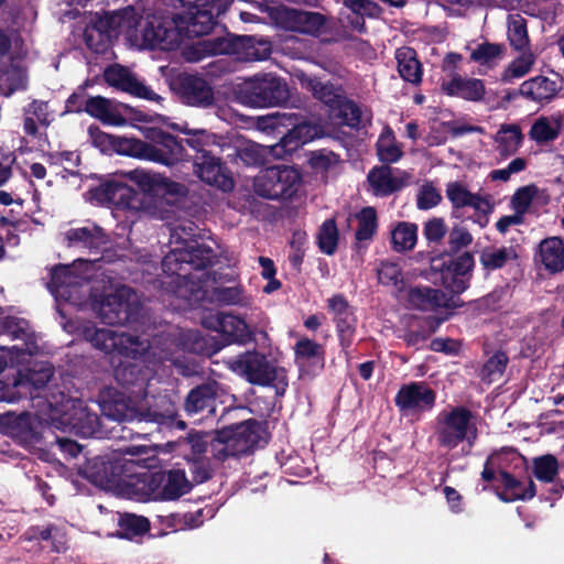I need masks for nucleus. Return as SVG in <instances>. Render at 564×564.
Listing matches in <instances>:
<instances>
[{
  "instance_id": "obj_9",
  "label": "nucleus",
  "mask_w": 564,
  "mask_h": 564,
  "mask_svg": "<svg viewBox=\"0 0 564 564\" xmlns=\"http://www.w3.org/2000/svg\"><path fill=\"white\" fill-rule=\"evenodd\" d=\"M51 419L57 424L74 429L83 435H93L99 431L100 419L91 413L84 401L62 395V400L50 401Z\"/></svg>"
},
{
  "instance_id": "obj_7",
  "label": "nucleus",
  "mask_w": 564,
  "mask_h": 564,
  "mask_svg": "<svg viewBox=\"0 0 564 564\" xmlns=\"http://www.w3.org/2000/svg\"><path fill=\"white\" fill-rule=\"evenodd\" d=\"M263 430L256 421H246L234 427L221 431L212 442L213 457L225 462L230 457L246 454L262 441Z\"/></svg>"
},
{
  "instance_id": "obj_47",
  "label": "nucleus",
  "mask_w": 564,
  "mask_h": 564,
  "mask_svg": "<svg viewBox=\"0 0 564 564\" xmlns=\"http://www.w3.org/2000/svg\"><path fill=\"white\" fill-rule=\"evenodd\" d=\"M150 529V522L142 516L127 513L119 521L118 535L131 540L135 536L147 533Z\"/></svg>"
},
{
  "instance_id": "obj_61",
  "label": "nucleus",
  "mask_w": 564,
  "mask_h": 564,
  "mask_svg": "<svg viewBox=\"0 0 564 564\" xmlns=\"http://www.w3.org/2000/svg\"><path fill=\"white\" fill-rule=\"evenodd\" d=\"M441 199L442 196L436 187L432 184H424L417 194V207L420 209H430L435 207Z\"/></svg>"
},
{
  "instance_id": "obj_60",
  "label": "nucleus",
  "mask_w": 564,
  "mask_h": 564,
  "mask_svg": "<svg viewBox=\"0 0 564 564\" xmlns=\"http://www.w3.org/2000/svg\"><path fill=\"white\" fill-rule=\"evenodd\" d=\"M181 131L188 135V138L186 139L187 144L191 148L200 152L202 154L206 153L204 151V148L214 142L213 135L208 133L206 130H194L183 128Z\"/></svg>"
},
{
  "instance_id": "obj_56",
  "label": "nucleus",
  "mask_w": 564,
  "mask_h": 564,
  "mask_svg": "<svg viewBox=\"0 0 564 564\" xmlns=\"http://www.w3.org/2000/svg\"><path fill=\"white\" fill-rule=\"evenodd\" d=\"M319 249L326 254H333L337 248L338 230L334 220H326L318 232Z\"/></svg>"
},
{
  "instance_id": "obj_25",
  "label": "nucleus",
  "mask_w": 564,
  "mask_h": 564,
  "mask_svg": "<svg viewBox=\"0 0 564 564\" xmlns=\"http://www.w3.org/2000/svg\"><path fill=\"white\" fill-rule=\"evenodd\" d=\"M100 199L106 200L117 207L138 209V193L129 185L110 181L99 186L97 189Z\"/></svg>"
},
{
  "instance_id": "obj_45",
  "label": "nucleus",
  "mask_w": 564,
  "mask_h": 564,
  "mask_svg": "<svg viewBox=\"0 0 564 564\" xmlns=\"http://www.w3.org/2000/svg\"><path fill=\"white\" fill-rule=\"evenodd\" d=\"M534 64L535 55L532 52H524L506 67L501 74V80L511 83L514 79L522 78L531 72Z\"/></svg>"
},
{
  "instance_id": "obj_57",
  "label": "nucleus",
  "mask_w": 564,
  "mask_h": 564,
  "mask_svg": "<svg viewBox=\"0 0 564 564\" xmlns=\"http://www.w3.org/2000/svg\"><path fill=\"white\" fill-rule=\"evenodd\" d=\"M508 357L505 352H497L484 365L481 369V377L488 382L498 380L507 366Z\"/></svg>"
},
{
  "instance_id": "obj_18",
  "label": "nucleus",
  "mask_w": 564,
  "mask_h": 564,
  "mask_svg": "<svg viewBox=\"0 0 564 564\" xmlns=\"http://www.w3.org/2000/svg\"><path fill=\"white\" fill-rule=\"evenodd\" d=\"M205 325L221 334L228 344H247L253 339V332L248 324L234 314L218 313L209 316Z\"/></svg>"
},
{
  "instance_id": "obj_42",
  "label": "nucleus",
  "mask_w": 564,
  "mask_h": 564,
  "mask_svg": "<svg viewBox=\"0 0 564 564\" xmlns=\"http://www.w3.org/2000/svg\"><path fill=\"white\" fill-rule=\"evenodd\" d=\"M417 227L410 223H399L391 231L392 248L398 252L412 250L417 240Z\"/></svg>"
},
{
  "instance_id": "obj_50",
  "label": "nucleus",
  "mask_w": 564,
  "mask_h": 564,
  "mask_svg": "<svg viewBox=\"0 0 564 564\" xmlns=\"http://www.w3.org/2000/svg\"><path fill=\"white\" fill-rule=\"evenodd\" d=\"M533 469L536 479L554 482L558 474V462L553 455H543L534 458Z\"/></svg>"
},
{
  "instance_id": "obj_20",
  "label": "nucleus",
  "mask_w": 564,
  "mask_h": 564,
  "mask_svg": "<svg viewBox=\"0 0 564 564\" xmlns=\"http://www.w3.org/2000/svg\"><path fill=\"white\" fill-rule=\"evenodd\" d=\"M106 82L122 91L148 100H156L159 96L141 83L134 74L121 65H112L105 70Z\"/></svg>"
},
{
  "instance_id": "obj_29",
  "label": "nucleus",
  "mask_w": 564,
  "mask_h": 564,
  "mask_svg": "<svg viewBox=\"0 0 564 564\" xmlns=\"http://www.w3.org/2000/svg\"><path fill=\"white\" fill-rule=\"evenodd\" d=\"M219 387L217 382H207L198 386L189 391L186 401L185 410L188 414L199 413L208 410L210 413L215 412L214 404L218 395Z\"/></svg>"
},
{
  "instance_id": "obj_38",
  "label": "nucleus",
  "mask_w": 564,
  "mask_h": 564,
  "mask_svg": "<svg viewBox=\"0 0 564 564\" xmlns=\"http://www.w3.org/2000/svg\"><path fill=\"white\" fill-rule=\"evenodd\" d=\"M235 52L234 45L225 39H205L197 41L191 47L186 58L191 62H198L207 55L231 54Z\"/></svg>"
},
{
  "instance_id": "obj_23",
  "label": "nucleus",
  "mask_w": 564,
  "mask_h": 564,
  "mask_svg": "<svg viewBox=\"0 0 564 564\" xmlns=\"http://www.w3.org/2000/svg\"><path fill=\"white\" fill-rule=\"evenodd\" d=\"M408 306L422 312H435L440 307H449L445 293L429 286H415L406 291Z\"/></svg>"
},
{
  "instance_id": "obj_11",
  "label": "nucleus",
  "mask_w": 564,
  "mask_h": 564,
  "mask_svg": "<svg viewBox=\"0 0 564 564\" xmlns=\"http://www.w3.org/2000/svg\"><path fill=\"white\" fill-rule=\"evenodd\" d=\"M240 95L243 104L251 107L279 106L288 100V85L273 75L256 76L247 79L241 88Z\"/></svg>"
},
{
  "instance_id": "obj_2",
  "label": "nucleus",
  "mask_w": 564,
  "mask_h": 564,
  "mask_svg": "<svg viewBox=\"0 0 564 564\" xmlns=\"http://www.w3.org/2000/svg\"><path fill=\"white\" fill-rule=\"evenodd\" d=\"M63 326L68 333L82 336L105 354L116 352L132 359L143 357L148 362L169 360L178 367V358L175 356L178 350L199 352L203 349L199 334L195 330H177L163 339H154L150 344L148 339H140L126 333H118L110 328H97L90 322L69 321Z\"/></svg>"
},
{
  "instance_id": "obj_54",
  "label": "nucleus",
  "mask_w": 564,
  "mask_h": 564,
  "mask_svg": "<svg viewBox=\"0 0 564 564\" xmlns=\"http://www.w3.org/2000/svg\"><path fill=\"white\" fill-rule=\"evenodd\" d=\"M90 133H91V138H93V143L96 147L100 148L101 151H107L108 149H112L113 151H116L119 154L129 156V153L123 151V148L126 147V145H123V143L124 142H128V143L133 142V140H134L133 138L116 137V135L107 134V133L100 132V131L94 132L93 129H90Z\"/></svg>"
},
{
  "instance_id": "obj_30",
  "label": "nucleus",
  "mask_w": 564,
  "mask_h": 564,
  "mask_svg": "<svg viewBox=\"0 0 564 564\" xmlns=\"http://www.w3.org/2000/svg\"><path fill=\"white\" fill-rule=\"evenodd\" d=\"M442 89L449 96H457L467 100H480L485 94L482 80L477 78H465L458 75L449 80L443 82Z\"/></svg>"
},
{
  "instance_id": "obj_8",
  "label": "nucleus",
  "mask_w": 564,
  "mask_h": 564,
  "mask_svg": "<svg viewBox=\"0 0 564 564\" xmlns=\"http://www.w3.org/2000/svg\"><path fill=\"white\" fill-rule=\"evenodd\" d=\"M300 172L291 166L275 165L262 170L253 180L254 193L268 199L290 198L299 189Z\"/></svg>"
},
{
  "instance_id": "obj_43",
  "label": "nucleus",
  "mask_w": 564,
  "mask_h": 564,
  "mask_svg": "<svg viewBox=\"0 0 564 564\" xmlns=\"http://www.w3.org/2000/svg\"><path fill=\"white\" fill-rule=\"evenodd\" d=\"M377 154L383 163H394L402 156V150L397 143L393 132L386 128L377 141Z\"/></svg>"
},
{
  "instance_id": "obj_64",
  "label": "nucleus",
  "mask_w": 564,
  "mask_h": 564,
  "mask_svg": "<svg viewBox=\"0 0 564 564\" xmlns=\"http://www.w3.org/2000/svg\"><path fill=\"white\" fill-rule=\"evenodd\" d=\"M217 302L225 305H236L241 303V290L237 286L217 288L214 293Z\"/></svg>"
},
{
  "instance_id": "obj_44",
  "label": "nucleus",
  "mask_w": 564,
  "mask_h": 564,
  "mask_svg": "<svg viewBox=\"0 0 564 564\" xmlns=\"http://www.w3.org/2000/svg\"><path fill=\"white\" fill-rule=\"evenodd\" d=\"M517 257L511 247H488L480 253V263L487 270H496L502 268L508 261Z\"/></svg>"
},
{
  "instance_id": "obj_4",
  "label": "nucleus",
  "mask_w": 564,
  "mask_h": 564,
  "mask_svg": "<svg viewBox=\"0 0 564 564\" xmlns=\"http://www.w3.org/2000/svg\"><path fill=\"white\" fill-rule=\"evenodd\" d=\"M171 251L164 257L162 268L164 273L173 278V292L184 299L189 305L203 299L202 269L212 264L215 257L210 247L194 239L180 240L177 232L172 234Z\"/></svg>"
},
{
  "instance_id": "obj_15",
  "label": "nucleus",
  "mask_w": 564,
  "mask_h": 564,
  "mask_svg": "<svg viewBox=\"0 0 564 564\" xmlns=\"http://www.w3.org/2000/svg\"><path fill=\"white\" fill-rule=\"evenodd\" d=\"M141 45L172 50L180 43V33L174 23L160 17H148L141 25Z\"/></svg>"
},
{
  "instance_id": "obj_39",
  "label": "nucleus",
  "mask_w": 564,
  "mask_h": 564,
  "mask_svg": "<svg viewBox=\"0 0 564 564\" xmlns=\"http://www.w3.org/2000/svg\"><path fill=\"white\" fill-rule=\"evenodd\" d=\"M499 484L503 487V490L499 494L503 501L531 499L535 495V486L532 480H529L525 486L506 471H499Z\"/></svg>"
},
{
  "instance_id": "obj_48",
  "label": "nucleus",
  "mask_w": 564,
  "mask_h": 564,
  "mask_svg": "<svg viewBox=\"0 0 564 564\" xmlns=\"http://www.w3.org/2000/svg\"><path fill=\"white\" fill-rule=\"evenodd\" d=\"M503 51L500 44L482 43L473 50L470 58L480 65L492 67L502 59Z\"/></svg>"
},
{
  "instance_id": "obj_19",
  "label": "nucleus",
  "mask_w": 564,
  "mask_h": 564,
  "mask_svg": "<svg viewBox=\"0 0 564 564\" xmlns=\"http://www.w3.org/2000/svg\"><path fill=\"white\" fill-rule=\"evenodd\" d=\"M276 21L286 30L310 35L319 34L325 24V18L321 13L290 8L279 10Z\"/></svg>"
},
{
  "instance_id": "obj_49",
  "label": "nucleus",
  "mask_w": 564,
  "mask_h": 564,
  "mask_svg": "<svg viewBox=\"0 0 564 564\" xmlns=\"http://www.w3.org/2000/svg\"><path fill=\"white\" fill-rule=\"evenodd\" d=\"M246 50L245 57L252 61L265 59L271 54V43L265 39H256L253 36H243L239 39V44Z\"/></svg>"
},
{
  "instance_id": "obj_10",
  "label": "nucleus",
  "mask_w": 564,
  "mask_h": 564,
  "mask_svg": "<svg viewBox=\"0 0 564 564\" xmlns=\"http://www.w3.org/2000/svg\"><path fill=\"white\" fill-rule=\"evenodd\" d=\"M124 152L129 156L172 166L183 160L184 148L177 139L167 133H159L152 142L134 139L124 142Z\"/></svg>"
},
{
  "instance_id": "obj_31",
  "label": "nucleus",
  "mask_w": 564,
  "mask_h": 564,
  "mask_svg": "<svg viewBox=\"0 0 564 564\" xmlns=\"http://www.w3.org/2000/svg\"><path fill=\"white\" fill-rule=\"evenodd\" d=\"M86 112L111 126H123L126 119L116 102L101 96L89 97L86 100Z\"/></svg>"
},
{
  "instance_id": "obj_12",
  "label": "nucleus",
  "mask_w": 564,
  "mask_h": 564,
  "mask_svg": "<svg viewBox=\"0 0 564 564\" xmlns=\"http://www.w3.org/2000/svg\"><path fill=\"white\" fill-rule=\"evenodd\" d=\"M446 197L456 209L471 207L476 215V223L480 227L488 224V216L494 212V199L489 194L471 193L462 182L454 181L446 185Z\"/></svg>"
},
{
  "instance_id": "obj_27",
  "label": "nucleus",
  "mask_w": 564,
  "mask_h": 564,
  "mask_svg": "<svg viewBox=\"0 0 564 564\" xmlns=\"http://www.w3.org/2000/svg\"><path fill=\"white\" fill-rule=\"evenodd\" d=\"M182 97L192 106L208 107L214 102L212 87L200 77L186 76L182 79Z\"/></svg>"
},
{
  "instance_id": "obj_14",
  "label": "nucleus",
  "mask_w": 564,
  "mask_h": 564,
  "mask_svg": "<svg viewBox=\"0 0 564 564\" xmlns=\"http://www.w3.org/2000/svg\"><path fill=\"white\" fill-rule=\"evenodd\" d=\"M435 391L424 382L404 384L395 395V404L405 415H420L431 411L435 405Z\"/></svg>"
},
{
  "instance_id": "obj_51",
  "label": "nucleus",
  "mask_w": 564,
  "mask_h": 564,
  "mask_svg": "<svg viewBox=\"0 0 564 564\" xmlns=\"http://www.w3.org/2000/svg\"><path fill=\"white\" fill-rule=\"evenodd\" d=\"M508 39L514 50H523L529 44L525 20L519 15H510L508 20Z\"/></svg>"
},
{
  "instance_id": "obj_62",
  "label": "nucleus",
  "mask_w": 564,
  "mask_h": 564,
  "mask_svg": "<svg viewBox=\"0 0 564 564\" xmlns=\"http://www.w3.org/2000/svg\"><path fill=\"white\" fill-rule=\"evenodd\" d=\"M442 283L444 288L452 293L459 294L468 288V276L459 275L458 273L446 269L442 274Z\"/></svg>"
},
{
  "instance_id": "obj_17",
  "label": "nucleus",
  "mask_w": 564,
  "mask_h": 564,
  "mask_svg": "<svg viewBox=\"0 0 564 564\" xmlns=\"http://www.w3.org/2000/svg\"><path fill=\"white\" fill-rule=\"evenodd\" d=\"M59 236L67 248L78 251H97L108 243V237L104 229L94 223L70 226L61 231Z\"/></svg>"
},
{
  "instance_id": "obj_21",
  "label": "nucleus",
  "mask_w": 564,
  "mask_h": 564,
  "mask_svg": "<svg viewBox=\"0 0 564 564\" xmlns=\"http://www.w3.org/2000/svg\"><path fill=\"white\" fill-rule=\"evenodd\" d=\"M195 172L202 181L216 186L224 192L234 188V181L231 176L228 174L220 161L209 153H204L196 158Z\"/></svg>"
},
{
  "instance_id": "obj_53",
  "label": "nucleus",
  "mask_w": 564,
  "mask_h": 564,
  "mask_svg": "<svg viewBox=\"0 0 564 564\" xmlns=\"http://www.w3.org/2000/svg\"><path fill=\"white\" fill-rule=\"evenodd\" d=\"M26 85V75L24 69L12 66L7 70H0V88L9 96L18 89L24 88Z\"/></svg>"
},
{
  "instance_id": "obj_63",
  "label": "nucleus",
  "mask_w": 564,
  "mask_h": 564,
  "mask_svg": "<svg viewBox=\"0 0 564 564\" xmlns=\"http://www.w3.org/2000/svg\"><path fill=\"white\" fill-rule=\"evenodd\" d=\"M343 3L346 8L351 10L352 13L359 17L356 22L357 28L364 26L362 17L372 15L376 9L375 3L370 0H343Z\"/></svg>"
},
{
  "instance_id": "obj_5",
  "label": "nucleus",
  "mask_w": 564,
  "mask_h": 564,
  "mask_svg": "<svg viewBox=\"0 0 564 564\" xmlns=\"http://www.w3.org/2000/svg\"><path fill=\"white\" fill-rule=\"evenodd\" d=\"M434 436L440 447L453 451L460 444L466 454L478 437L475 415L463 405H449L435 419Z\"/></svg>"
},
{
  "instance_id": "obj_28",
  "label": "nucleus",
  "mask_w": 564,
  "mask_h": 564,
  "mask_svg": "<svg viewBox=\"0 0 564 564\" xmlns=\"http://www.w3.org/2000/svg\"><path fill=\"white\" fill-rule=\"evenodd\" d=\"M369 184L377 196H387L404 185L399 172L383 165L373 167L368 174Z\"/></svg>"
},
{
  "instance_id": "obj_6",
  "label": "nucleus",
  "mask_w": 564,
  "mask_h": 564,
  "mask_svg": "<svg viewBox=\"0 0 564 564\" xmlns=\"http://www.w3.org/2000/svg\"><path fill=\"white\" fill-rule=\"evenodd\" d=\"M228 368L251 384L272 386L278 393L288 387L286 371L265 355L249 350L226 361Z\"/></svg>"
},
{
  "instance_id": "obj_33",
  "label": "nucleus",
  "mask_w": 564,
  "mask_h": 564,
  "mask_svg": "<svg viewBox=\"0 0 564 564\" xmlns=\"http://www.w3.org/2000/svg\"><path fill=\"white\" fill-rule=\"evenodd\" d=\"M563 119L560 115L541 116L532 123L529 137L538 144L554 141L561 133Z\"/></svg>"
},
{
  "instance_id": "obj_55",
  "label": "nucleus",
  "mask_w": 564,
  "mask_h": 564,
  "mask_svg": "<svg viewBox=\"0 0 564 564\" xmlns=\"http://www.w3.org/2000/svg\"><path fill=\"white\" fill-rule=\"evenodd\" d=\"M358 229L356 231V239L361 242L372 238L377 228V215L373 208L366 207L358 215Z\"/></svg>"
},
{
  "instance_id": "obj_1",
  "label": "nucleus",
  "mask_w": 564,
  "mask_h": 564,
  "mask_svg": "<svg viewBox=\"0 0 564 564\" xmlns=\"http://www.w3.org/2000/svg\"><path fill=\"white\" fill-rule=\"evenodd\" d=\"M90 261L76 260L72 265L57 267L52 271L48 288L57 301L75 306L90 305L97 316L108 325H120L130 321L139 310L137 294L127 286L109 288L98 294L97 288L87 283L86 270Z\"/></svg>"
},
{
  "instance_id": "obj_32",
  "label": "nucleus",
  "mask_w": 564,
  "mask_h": 564,
  "mask_svg": "<svg viewBox=\"0 0 564 564\" xmlns=\"http://www.w3.org/2000/svg\"><path fill=\"white\" fill-rule=\"evenodd\" d=\"M0 424L6 429V433L21 442L32 443L39 440V434L34 431L32 417L29 414L0 415Z\"/></svg>"
},
{
  "instance_id": "obj_52",
  "label": "nucleus",
  "mask_w": 564,
  "mask_h": 564,
  "mask_svg": "<svg viewBox=\"0 0 564 564\" xmlns=\"http://www.w3.org/2000/svg\"><path fill=\"white\" fill-rule=\"evenodd\" d=\"M310 164L317 173L334 172L340 165V159L335 152L322 149L312 152Z\"/></svg>"
},
{
  "instance_id": "obj_3",
  "label": "nucleus",
  "mask_w": 564,
  "mask_h": 564,
  "mask_svg": "<svg viewBox=\"0 0 564 564\" xmlns=\"http://www.w3.org/2000/svg\"><path fill=\"white\" fill-rule=\"evenodd\" d=\"M134 463L116 459L102 463L100 485L119 489L123 495L154 500H174L187 494L192 485L181 469L158 473H132Z\"/></svg>"
},
{
  "instance_id": "obj_26",
  "label": "nucleus",
  "mask_w": 564,
  "mask_h": 564,
  "mask_svg": "<svg viewBox=\"0 0 564 564\" xmlns=\"http://www.w3.org/2000/svg\"><path fill=\"white\" fill-rule=\"evenodd\" d=\"M131 13L128 11H113L107 13L98 22L97 28L87 29L85 32L86 44L94 51L99 52L101 48L93 43L95 35L104 37L105 32L122 31L131 28Z\"/></svg>"
},
{
  "instance_id": "obj_58",
  "label": "nucleus",
  "mask_w": 564,
  "mask_h": 564,
  "mask_svg": "<svg viewBox=\"0 0 564 564\" xmlns=\"http://www.w3.org/2000/svg\"><path fill=\"white\" fill-rule=\"evenodd\" d=\"M378 280L384 285H391L397 289L403 283V276L401 268L394 262H381L377 269Z\"/></svg>"
},
{
  "instance_id": "obj_22",
  "label": "nucleus",
  "mask_w": 564,
  "mask_h": 564,
  "mask_svg": "<svg viewBox=\"0 0 564 564\" xmlns=\"http://www.w3.org/2000/svg\"><path fill=\"white\" fill-rule=\"evenodd\" d=\"M319 134V128L308 122L295 124L279 143L271 147V153L276 158L292 153L299 147L312 141Z\"/></svg>"
},
{
  "instance_id": "obj_46",
  "label": "nucleus",
  "mask_w": 564,
  "mask_h": 564,
  "mask_svg": "<svg viewBox=\"0 0 564 564\" xmlns=\"http://www.w3.org/2000/svg\"><path fill=\"white\" fill-rule=\"evenodd\" d=\"M295 362L303 369L308 362L321 361L323 359V347L308 339L301 338L294 347Z\"/></svg>"
},
{
  "instance_id": "obj_35",
  "label": "nucleus",
  "mask_w": 564,
  "mask_h": 564,
  "mask_svg": "<svg viewBox=\"0 0 564 564\" xmlns=\"http://www.w3.org/2000/svg\"><path fill=\"white\" fill-rule=\"evenodd\" d=\"M540 261L552 273L564 269V245L562 239L551 237L540 243Z\"/></svg>"
},
{
  "instance_id": "obj_59",
  "label": "nucleus",
  "mask_w": 564,
  "mask_h": 564,
  "mask_svg": "<svg viewBox=\"0 0 564 564\" xmlns=\"http://www.w3.org/2000/svg\"><path fill=\"white\" fill-rule=\"evenodd\" d=\"M536 193L538 188L534 185L519 188L511 198V206L516 213L523 215L529 209Z\"/></svg>"
},
{
  "instance_id": "obj_41",
  "label": "nucleus",
  "mask_w": 564,
  "mask_h": 564,
  "mask_svg": "<svg viewBox=\"0 0 564 564\" xmlns=\"http://www.w3.org/2000/svg\"><path fill=\"white\" fill-rule=\"evenodd\" d=\"M189 10L192 8H188ZM196 11L191 12V21L188 24V32L194 35L207 34L213 30L215 24V18L220 13L217 12L216 8H194Z\"/></svg>"
},
{
  "instance_id": "obj_34",
  "label": "nucleus",
  "mask_w": 564,
  "mask_h": 564,
  "mask_svg": "<svg viewBox=\"0 0 564 564\" xmlns=\"http://www.w3.org/2000/svg\"><path fill=\"white\" fill-rule=\"evenodd\" d=\"M519 91L521 96L530 100L544 102L550 101L556 96L557 85L547 77L536 76L523 82Z\"/></svg>"
},
{
  "instance_id": "obj_24",
  "label": "nucleus",
  "mask_w": 564,
  "mask_h": 564,
  "mask_svg": "<svg viewBox=\"0 0 564 564\" xmlns=\"http://www.w3.org/2000/svg\"><path fill=\"white\" fill-rule=\"evenodd\" d=\"M53 376V367L45 362L35 364L32 368L19 371L14 380V388L19 389L20 394L33 395L46 386Z\"/></svg>"
},
{
  "instance_id": "obj_13",
  "label": "nucleus",
  "mask_w": 564,
  "mask_h": 564,
  "mask_svg": "<svg viewBox=\"0 0 564 564\" xmlns=\"http://www.w3.org/2000/svg\"><path fill=\"white\" fill-rule=\"evenodd\" d=\"M99 408L104 417L116 422H131L134 420H154L163 422L166 417L172 419V412L164 415L161 413H143L139 411L131 400L127 399L121 393L110 392L101 395Z\"/></svg>"
},
{
  "instance_id": "obj_40",
  "label": "nucleus",
  "mask_w": 564,
  "mask_h": 564,
  "mask_svg": "<svg viewBox=\"0 0 564 564\" xmlns=\"http://www.w3.org/2000/svg\"><path fill=\"white\" fill-rule=\"evenodd\" d=\"M302 88L312 91L315 98L319 99L326 105H333L336 102L338 95L333 85L322 83L316 78L310 77L308 75L301 73L297 75Z\"/></svg>"
},
{
  "instance_id": "obj_16",
  "label": "nucleus",
  "mask_w": 564,
  "mask_h": 564,
  "mask_svg": "<svg viewBox=\"0 0 564 564\" xmlns=\"http://www.w3.org/2000/svg\"><path fill=\"white\" fill-rule=\"evenodd\" d=\"M144 194L152 197L177 196L184 193V186L160 173L135 169L123 173Z\"/></svg>"
},
{
  "instance_id": "obj_36",
  "label": "nucleus",
  "mask_w": 564,
  "mask_h": 564,
  "mask_svg": "<svg viewBox=\"0 0 564 564\" xmlns=\"http://www.w3.org/2000/svg\"><path fill=\"white\" fill-rule=\"evenodd\" d=\"M523 135L517 124H502L494 137L496 150L502 159L514 154L521 147Z\"/></svg>"
},
{
  "instance_id": "obj_37",
  "label": "nucleus",
  "mask_w": 564,
  "mask_h": 564,
  "mask_svg": "<svg viewBox=\"0 0 564 564\" xmlns=\"http://www.w3.org/2000/svg\"><path fill=\"white\" fill-rule=\"evenodd\" d=\"M398 72L408 83L419 84L422 79V66L416 57V53L411 47H401L395 52Z\"/></svg>"
}]
</instances>
